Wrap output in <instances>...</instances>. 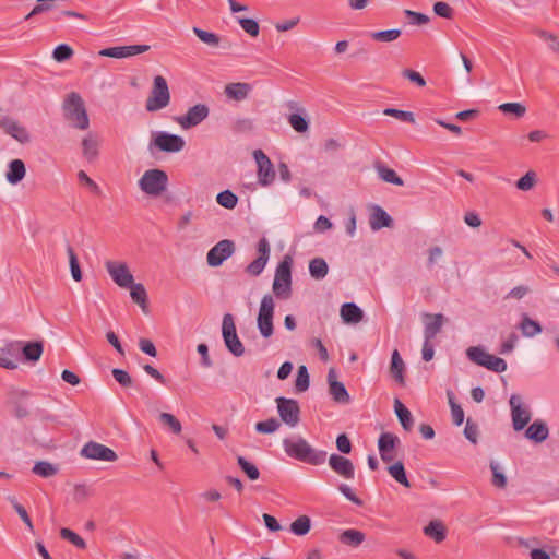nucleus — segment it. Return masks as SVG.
<instances>
[{"instance_id":"0eeeda50","label":"nucleus","mask_w":559,"mask_h":559,"mask_svg":"<svg viewBox=\"0 0 559 559\" xmlns=\"http://www.w3.org/2000/svg\"><path fill=\"white\" fill-rule=\"evenodd\" d=\"M153 140L148 144V150L153 152L155 148L165 153H177L185 147V140L177 134L165 131L152 133Z\"/></svg>"},{"instance_id":"9d476101","label":"nucleus","mask_w":559,"mask_h":559,"mask_svg":"<svg viewBox=\"0 0 559 559\" xmlns=\"http://www.w3.org/2000/svg\"><path fill=\"white\" fill-rule=\"evenodd\" d=\"M222 334L224 343L227 349L236 357H240L245 354V347L237 335L234 317L230 313H226L223 317Z\"/></svg>"},{"instance_id":"7ed1b4c3","label":"nucleus","mask_w":559,"mask_h":559,"mask_svg":"<svg viewBox=\"0 0 559 559\" xmlns=\"http://www.w3.org/2000/svg\"><path fill=\"white\" fill-rule=\"evenodd\" d=\"M106 269L112 281L122 288H130L132 300L140 305V283L135 284L127 264L107 261Z\"/></svg>"},{"instance_id":"49530a36","label":"nucleus","mask_w":559,"mask_h":559,"mask_svg":"<svg viewBox=\"0 0 559 559\" xmlns=\"http://www.w3.org/2000/svg\"><path fill=\"white\" fill-rule=\"evenodd\" d=\"M498 109L506 115H513L516 118H522L526 112V107L521 103H503L499 105Z\"/></svg>"},{"instance_id":"680f3d73","label":"nucleus","mask_w":559,"mask_h":559,"mask_svg":"<svg viewBox=\"0 0 559 559\" xmlns=\"http://www.w3.org/2000/svg\"><path fill=\"white\" fill-rule=\"evenodd\" d=\"M402 75L419 87H424L426 85V80L424 76L415 70L404 69L402 71Z\"/></svg>"},{"instance_id":"aec40b11","label":"nucleus","mask_w":559,"mask_h":559,"mask_svg":"<svg viewBox=\"0 0 559 559\" xmlns=\"http://www.w3.org/2000/svg\"><path fill=\"white\" fill-rule=\"evenodd\" d=\"M421 317L424 321V338L432 341L440 333L445 317L442 313L432 314L428 312H424Z\"/></svg>"},{"instance_id":"69168bd1","label":"nucleus","mask_w":559,"mask_h":559,"mask_svg":"<svg viewBox=\"0 0 559 559\" xmlns=\"http://www.w3.org/2000/svg\"><path fill=\"white\" fill-rule=\"evenodd\" d=\"M78 179H79L80 183L88 187L92 192H94L96 194H98L100 192L98 185L92 178H90L84 170H80L78 173Z\"/></svg>"},{"instance_id":"864d4df0","label":"nucleus","mask_w":559,"mask_h":559,"mask_svg":"<svg viewBox=\"0 0 559 559\" xmlns=\"http://www.w3.org/2000/svg\"><path fill=\"white\" fill-rule=\"evenodd\" d=\"M9 502L12 504L13 509L16 511V513L20 515L21 520L25 523V525L33 531V523L32 520L26 511V509L19 503L16 498L14 496L8 497Z\"/></svg>"},{"instance_id":"72a5a7b5","label":"nucleus","mask_w":559,"mask_h":559,"mask_svg":"<svg viewBox=\"0 0 559 559\" xmlns=\"http://www.w3.org/2000/svg\"><path fill=\"white\" fill-rule=\"evenodd\" d=\"M374 168L379 175V177L389 183L395 185V186H404V180L395 173L394 169L389 168L382 163H377L374 165Z\"/></svg>"},{"instance_id":"bb28decb","label":"nucleus","mask_w":559,"mask_h":559,"mask_svg":"<svg viewBox=\"0 0 559 559\" xmlns=\"http://www.w3.org/2000/svg\"><path fill=\"white\" fill-rule=\"evenodd\" d=\"M341 318L345 323H358L364 318L362 310L354 302H345L341 307Z\"/></svg>"},{"instance_id":"dca6fc26","label":"nucleus","mask_w":559,"mask_h":559,"mask_svg":"<svg viewBox=\"0 0 559 559\" xmlns=\"http://www.w3.org/2000/svg\"><path fill=\"white\" fill-rule=\"evenodd\" d=\"M210 108L205 104H197L190 107L186 115L176 120L182 129H191L207 118Z\"/></svg>"},{"instance_id":"423d86ee","label":"nucleus","mask_w":559,"mask_h":559,"mask_svg":"<svg viewBox=\"0 0 559 559\" xmlns=\"http://www.w3.org/2000/svg\"><path fill=\"white\" fill-rule=\"evenodd\" d=\"M469 360L478 366L485 367L488 370L500 373L507 370V362L504 359L487 353L480 346H472L466 350Z\"/></svg>"},{"instance_id":"4468645a","label":"nucleus","mask_w":559,"mask_h":559,"mask_svg":"<svg viewBox=\"0 0 559 559\" xmlns=\"http://www.w3.org/2000/svg\"><path fill=\"white\" fill-rule=\"evenodd\" d=\"M81 455L90 460L115 462L118 459L116 452L102 443L90 441L81 449Z\"/></svg>"},{"instance_id":"20e7f679","label":"nucleus","mask_w":559,"mask_h":559,"mask_svg":"<svg viewBox=\"0 0 559 559\" xmlns=\"http://www.w3.org/2000/svg\"><path fill=\"white\" fill-rule=\"evenodd\" d=\"M292 264L293 259L286 255L275 270L273 293L280 299H287L292 295Z\"/></svg>"},{"instance_id":"412c9836","label":"nucleus","mask_w":559,"mask_h":559,"mask_svg":"<svg viewBox=\"0 0 559 559\" xmlns=\"http://www.w3.org/2000/svg\"><path fill=\"white\" fill-rule=\"evenodd\" d=\"M329 392L332 399L342 404H347L350 401V396L345 385L336 380V373L333 368L328 372Z\"/></svg>"},{"instance_id":"473e14b6","label":"nucleus","mask_w":559,"mask_h":559,"mask_svg":"<svg viewBox=\"0 0 559 559\" xmlns=\"http://www.w3.org/2000/svg\"><path fill=\"white\" fill-rule=\"evenodd\" d=\"M394 411L402 427L409 431L413 428L414 419L408 408L399 400H394Z\"/></svg>"},{"instance_id":"f03ea898","label":"nucleus","mask_w":559,"mask_h":559,"mask_svg":"<svg viewBox=\"0 0 559 559\" xmlns=\"http://www.w3.org/2000/svg\"><path fill=\"white\" fill-rule=\"evenodd\" d=\"M64 118L71 126L79 130H87L90 127L88 115L81 95L76 92L69 93L62 104Z\"/></svg>"},{"instance_id":"e433bc0d","label":"nucleus","mask_w":559,"mask_h":559,"mask_svg":"<svg viewBox=\"0 0 559 559\" xmlns=\"http://www.w3.org/2000/svg\"><path fill=\"white\" fill-rule=\"evenodd\" d=\"M520 330L524 336L533 337L542 332V325L537 321L532 320L527 314H523Z\"/></svg>"},{"instance_id":"4c0bfd02","label":"nucleus","mask_w":559,"mask_h":559,"mask_svg":"<svg viewBox=\"0 0 559 559\" xmlns=\"http://www.w3.org/2000/svg\"><path fill=\"white\" fill-rule=\"evenodd\" d=\"M400 442L399 438L390 432H383L378 440L380 456L384 457V452H391Z\"/></svg>"},{"instance_id":"f704fd0d","label":"nucleus","mask_w":559,"mask_h":559,"mask_svg":"<svg viewBox=\"0 0 559 559\" xmlns=\"http://www.w3.org/2000/svg\"><path fill=\"white\" fill-rule=\"evenodd\" d=\"M43 350H44L43 342H39V341L28 342L22 348L24 358L26 360L33 361V362L39 360V358L43 354Z\"/></svg>"},{"instance_id":"13d9d810","label":"nucleus","mask_w":559,"mask_h":559,"mask_svg":"<svg viewBox=\"0 0 559 559\" xmlns=\"http://www.w3.org/2000/svg\"><path fill=\"white\" fill-rule=\"evenodd\" d=\"M237 21L241 28L250 36L257 37L259 35L260 26L255 20L249 17H237Z\"/></svg>"},{"instance_id":"a18cd8bd","label":"nucleus","mask_w":559,"mask_h":559,"mask_svg":"<svg viewBox=\"0 0 559 559\" xmlns=\"http://www.w3.org/2000/svg\"><path fill=\"white\" fill-rule=\"evenodd\" d=\"M216 201L221 206L233 210L238 203V197L230 190H224L217 194Z\"/></svg>"},{"instance_id":"4d7b16f0","label":"nucleus","mask_w":559,"mask_h":559,"mask_svg":"<svg viewBox=\"0 0 559 559\" xmlns=\"http://www.w3.org/2000/svg\"><path fill=\"white\" fill-rule=\"evenodd\" d=\"M73 49L67 44L58 45L52 51V58L57 62H64L73 56Z\"/></svg>"},{"instance_id":"5fc2aeb1","label":"nucleus","mask_w":559,"mask_h":559,"mask_svg":"<svg viewBox=\"0 0 559 559\" xmlns=\"http://www.w3.org/2000/svg\"><path fill=\"white\" fill-rule=\"evenodd\" d=\"M536 185V173L528 170L515 183V187L521 191H528Z\"/></svg>"},{"instance_id":"4be33fe9","label":"nucleus","mask_w":559,"mask_h":559,"mask_svg":"<svg viewBox=\"0 0 559 559\" xmlns=\"http://www.w3.org/2000/svg\"><path fill=\"white\" fill-rule=\"evenodd\" d=\"M100 140L97 134L87 133L82 140V154L88 163H93L98 157V147Z\"/></svg>"},{"instance_id":"9b49d317","label":"nucleus","mask_w":559,"mask_h":559,"mask_svg":"<svg viewBox=\"0 0 559 559\" xmlns=\"http://www.w3.org/2000/svg\"><path fill=\"white\" fill-rule=\"evenodd\" d=\"M277 412L283 423L295 427L300 421V407L296 400L280 396L275 400Z\"/></svg>"},{"instance_id":"37998d69","label":"nucleus","mask_w":559,"mask_h":559,"mask_svg":"<svg viewBox=\"0 0 559 559\" xmlns=\"http://www.w3.org/2000/svg\"><path fill=\"white\" fill-rule=\"evenodd\" d=\"M67 253L69 255V264H70V271H71L72 278L75 282H80L82 280V271L80 267L78 257L74 252V249L69 243L67 245Z\"/></svg>"},{"instance_id":"e2e57ef3","label":"nucleus","mask_w":559,"mask_h":559,"mask_svg":"<svg viewBox=\"0 0 559 559\" xmlns=\"http://www.w3.org/2000/svg\"><path fill=\"white\" fill-rule=\"evenodd\" d=\"M433 12L436 15L444 17V19H452L453 17V9L445 2H436L433 4Z\"/></svg>"},{"instance_id":"7c9ffc66","label":"nucleus","mask_w":559,"mask_h":559,"mask_svg":"<svg viewBox=\"0 0 559 559\" xmlns=\"http://www.w3.org/2000/svg\"><path fill=\"white\" fill-rule=\"evenodd\" d=\"M2 127L4 128L8 134L17 140L20 143H26L29 141L28 132L24 127L20 126L16 121L4 120L2 121Z\"/></svg>"},{"instance_id":"1a4fd4ad","label":"nucleus","mask_w":559,"mask_h":559,"mask_svg":"<svg viewBox=\"0 0 559 559\" xmlns=\"http://www.w3.org/2000/svg\"><path fill=\"white\" fill-rule=\"evenodd\" d=\"M274 308L275 304L273 300V297L271 295L263 296L260 309L257 318V324L260 334L264 338H269L274 333V324H273V317H274Z\"/></svg>"},{"instance_id":"f8f14e48","label":"nucleus","mask_w":559,"mask_h":559,"mask_svg":"<svg viewBox=\"0 0 559 559\" xmlns=\"http://www.w3.org/2000/svg\"><path fill=\"white\" fill-rule=\"evenodd\" d=\"M236 250L235 242L229 239L218 241L206 254V262L211 267L221 266Z\"/></svg>"},{"instance_id":"c03bdc74","label":"nucleus","mask_w":559,"mask_h":559,"mask_svg":"<svg viewBox=\"0 0 559 559\" xmlns=\"http://www.w3.org/2000/svg\"><path fill=\"white\" fill-rule=\"evenodd\" d=\"M310 385V377L306 366H299L295 381V390L298 393L305 392Z\"/></svg>"},{"instance_id":"de8ad7c7","label":"nucleus","mask_w":559,"mask_h":559,"mask_svg":"<svg viewBox=\"0 0 559 559\" xmlns=\"http://www.w3.org/2000/svg\"><path fill=\"white\" fill-rule=\"evenodd\" d=\"M447 395H448L449 404L451 407L453 423L456 426H461L464 421V411L459 404L455 403L454 394L452 391H448Z\"/></svg>"},{"instance_id":"09e8293b","label":"nucleus","mask_w":559,"mask_h":559,"mask_svg":"<svg viewBox=\"0 0 559 559\" xmlns=\"http://www.w3.org/2000/svg\"><path fill=\"white\" fill-rule=\"evenodd\" d=\"M237 463L241 471L248 476L250 480H257L260 477V472L258 467L247 461L243 456L239 455L237 457Z\"/></svg>"},{"instance_id":"3c124183","label":"nucleus","mask_w":559,"mask_h":559,"mask_svg":"<svg viewBox=\"0 0 559 559\" xmlns=\"http://www.w3.org/2000/svg\"><path fill=\"white\" fill-rule=\"evenodd\" d=\"M60 537L73 544L79 549H85V540L70 528L63 527L60 530Z\"/></svg>"},{"instance_id":"bf43d9fd","label":"nucleus","mask_w":559,"mask_h":559,"mask_svg":"<svg viewBox=\"0 0 559 559\" xmlns=\"http://www.w3.org/2000/svg\"><path fill=\"white\" fill-rule=\"evenodd\" d=\"M280 421L272 417L255 424V430L260 433H273L280 428Z\"/></svg>"},{"instance_id":"ea45409f","label":"nucleus","mask_w":559,"mask_h":559,"mask_svg":"<svg viewBox=\"0 0 559 559\" xmlns=\"http://www.w3.org/2000/svg\"><path fill=\"white\" fill-rule=\"evenodd\" d=\"M158 419L162 426L175 435H179L182 430L181 423L170 413H160Z\"/></svg>"},{"instance_id":"79ce46f5","label":"nucleus","mask_w":559,"mask_h":559,"mask_svg":"<svg viewBox=\"0 0 559 559\" xmlns=\"http://www.w3.org/2000/svg\"><path fill=\"white\" fill-rule=\"evenodd\" d=\"M311 528L310 518L300 515L290 524V531L297 536H304L309 533Z\"/></svg>"},{"instance_id":"6ab92c4d","label":"nucleus","mask_w":559,"mask_h":559,"mask_svg":"<svg viewBox=\"0 0 559 559\" xmlns=\"http://www.w3.org/2000/svg\"><path fill=\"white\" fill-rule=\"evenodd\" d=\"M329 465L331 469L345 479H353L355 477V467L353 462L340 454H331L329 457Z\"/></svg>"},{"instance_id":"052dcab7","label":"nucleus","mask_w":559,"mask_h":559,"mask_svg":"<svg viewBox=\"0 0 559 559\" xmlns=\"http://www.w3.org/2000/svg\"><path fill=\"white\" fill-rule=\"evenodd\" d=\"M490 468L492 472L491 483L495 487L504 488L507 486V477L506 475L499 471V467L496 463H490Z\"/></svg>"},{"instance_id":"a211bd4d","label":"nucleus","mask_w":559,"mask_h":559,"mask_svg":"<svg viewBox=\"0 0 559 559\" xmlns=\"http://www.w3.org/2000/svg\"><path fill=\"white\" fill-rule=\"evenodd\" d=\"M286 106L290 110L297 111L287 116V121L290 127L298 133L307 132L309 129V120L307 118L305 108L299 107L298 104L294 100L287 102Z\"/></svg>"},{"instance_id":"f3484780","label":"nucleus","mask_w":559,"mask_h":559,"mask_svg":"<svg viewBox=\"0 0 559 559\" xmlns=\"http://www.w3.org/2000/svg\"><path fill=\"white\" fill-rule=\"evenodd\" d=\"M257 250L259 254L258 258L246 267V272L251 276H259L269 261L270 243L265 237L259 240Z\"/></svg>"},{"instance_id":"6e6d98bb","label":"nucleus","mask_w":559,"mask_h":559,"mask_svg":"<svg viewBox=\"0 0 559 559\" xmlns=\"http://www.w3.org/2000/svg\"><path fill=\"white\" fill-rule=\"evenodd\" d=\"M383 114L386 116L393 117L403 122H408V123L415 122L414 115L411 111L396 109V108H386L383 110Z\"/></svg>"},{"instance_id":"338daca9","label":"nucleus","mask_w":559,"mask_h":559,"mask_svg":"<svg viewBox=\"0 0 559 559\" xmlns=\"http://www.w3.org/2000/svg\"><path fill=\"white\" fill-rule=\"evenodd\" d=\"M112 377L119 384H121L124 388L130 386L132 383L131 377L123 369L115 368L112 370Z\"/></svg>"},{"instance_id":"774afa93","label":"nucleus","mask_w":559,"mask_h":559,"mask_svg":"<svg viewBox=\"0 0 559 559\" xmlns=\"http://www.w3.org/2000/svg\"><path fill=\"white\" fill-rule=\"evenodd\" d=\"M336 448L343 454H349L352 451V442L345 433H341L336 438Z\"/></svg>"},{"instance_id":"a878e982","label":"nucleus","mask_w":559,"mask_h":559,"mask_svg":"<svg viewBox=\"0 0 559 559\" xmlns=\"http://www.w3.org/2000/svg\"><path fill=\"white\" fill-rule=\"evenodd\" d=\"M405 364L397 349H394L391 356L390 373L392 378L401 385L405 384Z\"/></svg>"},{"instance_id":"ddd939ff","label":"nucleus","mask_w":559,"mask_h":559,"mask_svg":"<svg viewBox=\"0 0 559 559\" xmlns=\"http://www.w3.org/2000/svg\"><path fill=\"white\" fill-rule=\"evenodd\" d=\"M253 157L258 166V182L263 187L272 185L276 173L269 156L262 150H255Z\"/></svg>"},{"instance_id":"2eb2a0df","label":"nucleus","mask_w":559,"mask_h":559,"mask_svg":"<svg viewBox=\"0 0 559 559\" xmlns=\"http://www.w3.org/2000/svg\"><path fill=\"white\" fill-rule=\"evenodd\" d=\"M511 407L512 425L515 431L523 430L531 420L530 411L522 405V399L513 394L509 401Z\"/></svg>"},{"instance_id":"603ef678","label":"nucleus","mask_w":559,"mask_h":559,"mask_svg":"<svg viewBox=\"0 0 559 559\" xmlns=\"http://www.w3.org/2000/svg\"><path fill=\"white\" fill-rule=\"evenodd\" d=\"M193 33L198 36V38L202 43H204L209 46L216 47L219 45L221 38L218 35H216L214 33L201 29L199 27H193Z\"/></svg>"},{"instance_id":"5701e85b","label":"nucleus","mask_w":559,"mask_h":559,"mask_svg":"<svg viewBox=\"0 0 559 559\" xmlns=\"http://www.w3.org/2000/svg\"><path fill=\"white\" fill-rule=\"evenodd\" d=\"M369 224L372 230H379L383 227H392V217L379 205H374L370 215Z\"/></svg>"},{"instance_id":"c9c22d12","label":"nucleus","mask_w":559,"mask_h":559,"mask_svg":"<svg viewBox=\"0 0 559 559\" xmlns=\"http://www.w3.org/2000/svg\"><path fill=\"white\" fill-rule=\"evenodd\" d=\"M309 272L314 280H322L328 275V263L323 258H314L309 262Z\"/></svg>"},{"instance_id":"58836bf2","label":"nucleus","mask_w":559,"mask_h":559,"mask_svg":"<svg viewBox=\"0 0 559 559\" xmlns=\"http://www.w3.org/2000/svg\"><path fill=\"white\" fill-rule=\"evenodd\" d=\"M389 474L402 486L409 488L411 483L406 476L405 467L403 462L397 461L393 465L388 467Z\"/></svg>"},{"instance_id":"8fccbe9b","label":"nucleus","mask_w":559,"mask_h":559,"mask_svg":"<svg viewBox=\"0 0 559 559\" xmlns=\"http://www.w3.org/2000/svg\"><path fill=\"white\" fill-rule=\"evenodd\" d=\"M401 36V29L393 28V29H386V31H378L370 34V37L373 40L382 41V43H390L395 39H397Z\"/></svg>"},{"instance_id":"c756f323","label":"nucleus","mask_w":559,"mask_h":559,"mask_svg":"<svg viewBox=\"0 0 559 559\" xmlns=\"http://www.w3.org/2000/svg\"><path fill=\"white\" fill-rule=\"evenodd\" d=\"M365 533L354 528L345 530L338 535V540L341 544L354 548L360 546L365 542Z\"/></svg>"},{"instance_id":"39448f33","label":"nucleus","mask_w":559,"mask_h":559,"mask_svg":"<svg viewBox=\"0 0 559 559\" xmlns=\"http://www.w3.org/2000/svg\"><path fill=\"white\" fill-rule=\"evenodd\" d=\"M170 103V91L166 79L156 75L153 81L152 90L145 102V108L150 112L158 111L167 107Z\"/></svg>"},{"instance_id":"cd10ccee","label":"nucleus","mask_w":559,"mask_h":559,"mask_svg":"<svg viewBox=\"0 0 559 559\" xmlns=\"http://www.w3.org/2000/svg\"><path fill=\"white\" fill-rule=\"evenodd\" d=\"M26 174L25 164L22 159H13L9 163V170L5 178L9 183L17 185L23 180Z\"/></svg>"},{"instance_id":"b1692460","label":"nucleus","mask_w":559,"mask_h":559,"mask_svg":"<svg viewBox=\"0 0 559 559\" xmlns=\"http://www.w3.org/2000/svg\"><path fill=\"white\" fill-rule=\"evenodd\" d=\"M524 435L528 440L540 443L548 438L549 430L543 420L537 419L527 427Z\"/></svg>"},{"instance_id":"f257e3e1","label":"nucleus","mask_w":559,"mask_h":559,"mask_svg":"<svg viewBox=\"0 0 559 559\" xmlns=\"http://www.w3.org/2000/svg\"><path fill=\"white\" fill-rule=\"evenodd\" d=\"M283 447L287 456L310 465H321L326 459L325 451L313 449L306 439L299 436L285 438Z\"/></svg>"},{"instance_id":"a19ab883","label":"nucleus","mask_w":559,"mask_h":559,"mask_svg":"<svg viewBox=\"0 0 559 559\" xmlns=\"http://www.w3.org/2000/svg\"><path fill=\"white\" fill-rule=\"evenodd\" d=\"M32 472L40 477L49 478L58 473V467L47 461H38L32 468Z\"/></svg>"},{"instance_id":"2f4dec72","label":"nucleus","mask_w":559,"mask_h":559,"mask_svg":"<svg viewBox=\"0 0 559 559\" xmlns=\"http://www.w3.org/2000/svg\"><path fill=\"white\" fill-rule=\"evenodd\" d=\"M424 533L436 543H441L447 537L445 526L438 520L430 521L429 524L424 527Z\"/></svg>"},{"instance_id":"6e6552de","label":"nucleus","mask_w":559,"mask_h":559,"mask_svg":"<svg viewBox=\"0 0 559 559\" xmlns=\"http://www.w3.org/2000/svg\"><path fill=\"white\" fill-rule=\"evenodd\" d=\"M167 186L168 176L162 169H148L142 175V191L150 195H162L166 191Z\"/></svg>"},{"instance_id":"0e129e2a","label":"nucleus","mask_w":559,"mask_h":559,"mask_svg":"<svg viewBox=\"0 0 559 559\" xmlns=\"http://www.w3.org/2000/svg\"><path fill=\"white\" fill-rule=\"evenodd\" d=\"M404 13L409 19V23L413 25H424L429 22V16L424 13L415 12L412 10H405Z\"/></svg>"},{"instance_id":"c85d7f7f","label":"nucleus","mask_w":559,"mask_h":559,"mask_svg":"<svg viewBox=\"0 0 559 559\" xmlns=\"http://www.w3.org/2000/svg\"><path fill=\"white\" fill-rule=\"evenodd\" d=\"M251 91V85L248 83H229L225 86V95L237 102L243 100L248 97Z\"/></svg>"},{"instance_id":"393cba45","label":"nucleus","mask_w":559,"mask_h":559,"mask_svg":"<svg viewBox=\"0 0 559 559\" xmlns=\"http://www.w3.org/2000/svg\"><path fill=\"white\" fill-rule=\"evenodd\" d=\"M103 57L127 58L140 55V45L109 47L99 51Z\"/></svg>"}]
</instances>
